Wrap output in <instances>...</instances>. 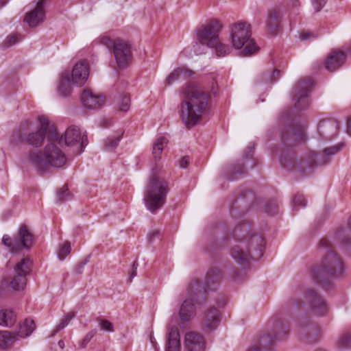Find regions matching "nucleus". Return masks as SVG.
<instances>
[{
    "label": "nucleus",
    "instance_id": "nucleus-1",
    "mask_svg": "<svg viewBox=\"0 0 351 351\" xmlns=\"http://www.w3.org/2000/svg\"><path fill=\"white\" fill-rule=\"evenodd\" d=\"M280 121L282 127L280 130L282 147L278 150L279 162L282 168L291 171L298 178L311 175L315 168L329 162L330 157L340 152L343 146L339 143L324 149L322 153L311 151L297 158L293 147L304 141L306 125L300 123L290 110L283 113Z\"/></svg>",
    "mask_w": 351,
    "mask_h": 351
},
{
    "label": "nucleus",
    "instance_id": "nucleus-2",
    "mask_svg": "<svg viewBox=\"0 0 351 351\" xmlns=\"http://www.w3.org/2000/svg\"><path fill=\"white\" fill-rule=\"evenodd\" d=\"M231 237L234 243H230V256L242 267L247 266L251 260L257 261L263 256L265 239L252 230L248 221H239L232 230Z\"/></svg>",
    "mask_w": 351,
    "mask_h": 351
},
{
    "label": "nucleus",
    "instance_id": "nucleus-3",
    "mask_svg": "<svg viewBox=\"0 0 351 351\" xmlns=\"http://www.w3.org/2000/svg\"><path fill=\"white\" fill-rule=\"evenodd\" d=\"M62 136L59 137L57 131L51 130L47 143L42 151H30L27 160L36 170L44 173L49 171L50 167L60 168L66 163L67 158L62 151Z\"/></svg>",
    "mask_w": 351,
    "mask_h": 351
},
{
    "label": "nucleus",
    "instance_id": "nucleus-4",
    "mask_svg": "<svg viewBox=\"0 0 351 351\" xmlns=\"http://www.w3.org/2000/svg\"><path fill=\"white\" fill-rule=\"evenodd\" d=\"M208 94L199 86L189 84L183 90L180 114L184 125L190 129L200 123L208 106Z\"/></svg>",
    "mask_w": 351,
    "mask_h": 351
},
{
    "label": "nucleus",
    "instance_id": "nucleus-5",
    "mask_svg": "<svg viewBox=\"0 0 351 351\" xmlns=\"http://www.w3.org/2000/svg\"><path fill=\"white\" fill-rule=\"evenodd\" d=\"M319 247L324 256L320 264L314 267L313 278L317 283L326 287L330 285L331 279L343 275L345 268L342 259L330 248V242L327 239L320 241Z\"/></svg>",
    "mask_w": 351,
    "mask_h": 351
},
{
    "label": "nucleus",
    "instance_id": "nucleus-6",
    "mask_svg": "<svg viewBox=\"0 0 351 351\" xmlns=\"http://www.w3.org/2000/svg\"><path fill=\"white\" fill-rule=\"evenodd\" d=\"M169 191V182L161 176L158 167L153 168L144 191L143 199L147 208L156 213L165 204Z\"/></svg>",
    "mask_w": 351,
    "mask_h": 351
},
{
    "label": "nucleus",
    "instance_id": "nucleus-7",
    "mask_svg": "<svg viewBox=\"0 0 351 351\" xmlns=\"http://www.w3.org/2000/svg\"><path fill=\"white\" fill-rule=\"evenodd\" d=\"M188 294L189 298L182 302L179 311L180 318L183 322H189L195 315V302L201 304L206 299L205 287L197 279L190 282Z\"/></svg>",
    "mask_w": 351,
    "mask_h": 351
},
{
    "label": "nucleus",
    "instance_id": "nucleus-8",
    "mask_svg": "<svg viewBox=\"0 0 351 351\" xmlns=\"http://www.w3.org/2000/svg\"><path fill=\"white\" fill-rule=\"evenodd\" d=\"M230 32L232 45L236 49L244 47L241 51V56H250L258 49L254 40L251 38L250 24L243 21L237 22L232 25Z\"/></svg>",
    "mask_w": 351,
    "mask_h": 351
},
{
    "label": "nucleus",
    "instance_id": "nucleus-9",
    "mask_svg": "<svg viewBox=\"0 0 351 351\" xmlns=\"http://www.w3.org/2000/svg\"><path fill=\"white\" fill-rule=\"evenodd\" d=\"M268 326L271 331L263 334L258 341L257 348L260 350H271L276 345V341L282 340L289 332V326L287 322L281 318L275 317L270 320Z\"/></svg>",
    "mask_w": 351,
    "mask_h": 351
},
{
    "label": "nucleus",
    "instance_id": "nucleus-10",
    "mask_svg": "<svg viewBox=\"0 0 351 351\" xmlns=\"http://www.w3.org/2000/svg\"><path fill=\"white\" fill-rule=\"evenodd\" d=\"M33 241V234L25 225L19 228L17 234L13 239L6 234L2 238L3 243L10 249L12 253H18L22 249H30Z\"/></svg>",
    "mask_w": 351,
    "mask_h": 351
},
{
    "label": "nucleus",
    "instance_id": "nucleus-11",
    "mask_svg": "<svg viewBox=\"0 0 351 351\" xmlns=\"http://www.w3.org/2000/svg\"><path fill=\"white\" fill-rule=\"evenodd\" d=\"M222 25L217 19H211L195 30L196 40L206 43L208 47H213L219 43V34Z\"/></svg>",
    "mask_w": 351,
    "mask_h": 351
},
{
    "label": "nucleus",
    "instance_id": "nucleus-12",
    "mask_svg": "<svg viewBox=\"0 0 351 351\" xmlns=\"http://www.w3.org/2000/svg\"><path fill=\"white\" fill-rule=\"evenodd\" d=\"M40 125L35 130H33V125L31 123V130L27 132L26 143L36 147H40L43 141L47 138L48 143V136L51 130L56 131L55 127L49 124L48 119L42 115L38 117Z\"/></svg>",
    "mask_w": 351,
    "mask_h": 351
},
{
    "label": "nucleus",
    "instance_id": "nucleus-13",
    "mask_svg": "<svg viewBox=\"0 0 351 351\" xmlns=\"http://www.w3.org/2000/svg\"><path fill=\"white\" fill-rule=\"evenodd\" d=\"M32 261L29 258H24L18 262L10 278V285L15 291L23 290L27 284V276L31 273Z\"/></svg>",
    "mask_w": 351,
    "mask_h": 351
},
{
    "label": "nucleus",
    "instance_id": "nucleus-14",
    "mask_svg": "<svg viewBox=\"0 0 351 351\" xmlns=\"http://www.w3.org/2000/svg\"><path fill=\"white\" fill-rule=\"evenodd\" d=\"M313 80L306 78L300 80L295 85L293 100L295 101V109L302 110L307 108L310 104L308 95L313 88Z\"/></svg>",
    "mask_w": 351,
    "mask_h": 351
},
{
    "label": "nucleus",
    "instance_id": "nucleus-15",
    "mask_svg": "<svg viewBox=\"0 0 351 351\" xmlns=\"http://www.w3.org/2000/svg\"><path fill=\"white\" fill-rule=\"evenodd\" d=\"M304 299L308 303L310 311L317 316H325L329 311L326 301L315 290L307 289L304 293Z\"/></svg>",
    "mask_w": 351,
    "mask_h": 351
},
{
    "label": "nucleus",
    "instance_id": "nucleus-16",
    "mask_svg": "<svg viewBox=\"0 0 351 351\" xmlns=\"http://www.w3.org/2000/svg\"><path fill=\"white\" fill-rule=\"evenodd\" d=\"M252 149H250L247 155L242 160L229 167L227 169V178L229 180H238L246 174L247 167L252 169L254 167L252 161Z\"/></svg>",
    "mask_w": 351,
    "mask_h": 351
},
{
    "label": "nucleus",
    "instance_id": "nucleus-17",
    "mask_svg": "<svg viewBox=\"0 0 351 351\" xmlns=\"http://www.w3.org/2000/svg\"><path fill=\"white\" fill-rule=\"evenodd\" d=\"M112 51L118 66L126 67L132 58L130 45L123 40L116 39L113 42Z\"/></svg>",
    "mask_w": 351,
    "mask_h": 351
},
{
    "label": "nucleus",
    "instance_id": "nucleus-18",
    "mask_svg": "<svg viewBox=\"0 0 351 351\" xmlns=\"http://www.w3.org/2000/svg\"><path fill=\"white\" fill-rule=\"evenodd\" d=\"M62 136V145L66 146H73L75 145H80L79 153L84 151V147L88 144L86 136L81 135L80 128L76 126H71L66 129L64 135H59V137Z\"/></svg>",
    "mask_w": 351,
    "mask_h": 351
},
{
    "label": "nucleus",
    "instance_id": "nucleus-19",
    "mask_svg": "<svg viewBox=\"0 0 351 351\" xmlns=\"http://www.w3.org/2000/svg\"><path fill=\"white\" fill-rule=\"evenodd\" d=\"M298 332L301 339L306 343L316 342L320 335L319 326L311 322L299 323Z\"/></svg>",
    "mask_w": 351,
    "mask_h": 351
},
{
    "label": "nucleus",
    "instance_id": "nucleus-20",
    "mask_svg": "<svg viewBox=\"0 0 351 351\" xmlns=\"http://www.w3.org/2000/svg\"><path fill=\"white\" fill-rule=\"evenodd\" d=\"M45 4L46 0H38L35 3L34 8L26 13L24 21L30 27H35L44 21L45 17Z\"/></svg>",
    "mask_w": 351,
    "mask_h": 351
},
{
    "label": "nucleus",
    "instance_id": "nucleus-21",
    "mask_svg": "<svg viewBox=\"0 0 351 351\" xmlns=\"http://www.w3.org/2000/svg\"><path fill=\"white\" fill-rule=\"evenodd\" d=\"M253 194L247 191L243 195L237 197L230 206V213L232 217H237V214H243L248 210L250 202L253 199Z\"/></svg>",
    "mask_w": 351,
    "mask_h": 351
},
{
    "label": "nucleus",
    "instance_id": "nucleus-22",
    "mask_svg": "<svg viewBox=\"0 0 351 351\" xmlns=\"http://www.w3.org/2000/svg\"><path fill=\"white\" fill-rule=\"evenodd\" d=\"M184 347L186 351H204L206 341L203 336L197 332H188L184 337Z\"/></svg>",
    "mask_w": 351,
    "mask_h": 351
},
{
    "label": "nucleus",
    "instance_id": "nucleus-23",
    "mask_svg": "<svg viewBox=\"0 0 351 351\" xmlns=\"http://www.w3.org/2000/svg\"><path fill=\"white\" fill-rule=\"evenodd\" d=\"M339 128V123L337 120L327 119L319 122L317 130L322 137L330 139L337 134Z\"/></svg>",
    "mask_w": 351,
    "mask_h": 351
},
{
    "label": "nucleus",
    "instance_id": "nucleus-24",
    "mask_svg": "<svg viewBox=\"0 0 351 351\" xmlns=\"http://www.w3.org/2000/svg\"><path fill=\"white\" fill-rule=\"evenodd\" d=\"M81 101L86 108L95 110L103 106L105 98L102 95L95 94L90 90H84L81 95Z\"/></svg>",
    "mask_w": 351,
    "mask_h": 351
},
{
    "label": "nucleus",
    "instance_id": "nucleus-25",
    "mask_svg": "<svg viewBox=\"0 0 351 351\" xmlns=\"http://www.w3.org/2000/svg\"><path fill=\"white\" fill-rule=\"evenodd\" d=\"M89 75L88 64L86 60L77 63L71 73V80L73 84L77 86L83 85Z\"/></svg>",
    "mask_w": 351,
    "mask_h": 351
},
{
    "label": "nucleus",
    "instance_id": "nucleus-26",
    "mask_svg": "<svg viewBox=\"0 0 351 351\" xmlns=\"http://www.w3.org/2000/svg\"><path fill=\"white\" fill-rule=\"evenodd\" d=\"M346 60V55L344 52L334 50L329 53L324 63L326 70L333 72L340 68Z\"/></svg>",
    "mask_w": 351,
    "mask_h": 351
},
{
    "label": "nucleus",
    "instance_id": "nucleus-27",
    "mask_svg": "<svg viewBox=\"0 0 351 351\" xmlns=\"http://www.w3.org/2000/svg\"><path fill=\"white\" fill-rule=\"evenodd\" d=\"M282 18L281 11L279 8H275L269 10L266 20L267 32L270 34H276L280 25Z\"/></svg>",
    "mask_w": 351,
    "mask_h": 351
},
{
    "label": "nucleus",
    "instance_id": "nucleus-28",
    "mask_svg": "<svg viewBox=\"0 0 351 351\" xmlns=\"http://www.w3.org/2000/svg\"><path fill=\"white\" fill-rule=\"evenodd\" d=\"M29 130H31V122L27 121L12 132L10 136V143L17 145L26 143L27 134Z\"/></svg>",
    "mask_w": 351,
    "mask_h": 351
},
{
    "label": "nucleus",
    "instance_id": "nucleus-29",
    "mask_svg": "<svg viewBox=\"0 0 351 351\" xmlns=\"http://www.w3.org/2000/svg\"><path fill=\"white\" fill-rule=\"evenodd\" d=\"M221 320L219 311L215 308H209L203 317V323L205 327L213 330L217 328Z\"/></svg>",
    "mask_w": 351,
    "mask_h": 351
},
{
    "label": "nucleus",
    "instance_id": "nucleus-30",
    "mask_svg": "<svg viewBox=\"0 0 351 351\" xmlns=\"http://www.w3.org/2000/svg\"><path fill=\"white\" fill-rule=\"evenodd\" d=\"M165 351H180V334L176 327H172L169 329Z\"/></svg>",
    "mask_w": 351,
    "mask_h": 351
},
{
    "label": "nucleus",
    "instance_id": "nucleus-31",
    "mask_svg": "<svg viewBox=\"0 0 351 351\" xmlns=\"http://www.w3.org/2000/svg\"><path fill=\"white\" fill-rule=\"evenodd\" d=\"M71 75L69 71H64L61 75V78L58 87V94L63 97L70 95L71 93Z\"/></svg>",
    "mask_w": 351,
    "mask_h": 351
},
{
    "label": "nucleus",
    "instance_id": "nucleus-32",
    "mask_svg": "<svg viewBox=\"0 0 351 351\" xmlns=\"http://www.w3.org/2000/svg\"><path fill=\"white\" fill-rule=\"evenodd\" d=\"M36 328L34 322L32 319H26L22 324L19 325V328L15 336L16 341L19 338H25L32 333Z\"/></svg>",
    "mask_w": 351,
    "mask_h": 351
},
{
    "label": "nucleus",
    "instance_id": "nucleus-33",
    "mask_svg": "<svg viewBox=\"0 0 351 351\" xmlns=\"http://www.w3.org/2000/svg\"><path fill=\"white\" fill-rule=\"evenodd\" d=\"M16 321V316L12 310L4 309L0 311V325L5 327H12Z\"/></svg>",
    "mask_w": 351,
    "mask_h": 351
},
{
    "label": "nucleus",
    "instance_id": "nucleus-34",
    "mask_svg": "<svg viewBox=\"0 0 351 351\" xmlns=\"http://www.w3.org/2000/svg\"><path fill=\"white\" fill-rule=\"evenodd\" d=\"M221 279V274L217 268L208 270L205 278V283L208 289H212V285L218 283Z\"/></svg>",
    "mask_w": 351,
    "mask_h": 351
},
{
    "label": "nucleus",
    "instance_id": "nucleus-35",
    "mask_svg": "<svg viewBox=\"0 0 351 351\" xmlns=\"http://www.w3.org/2000/svg\"><path fill=\"white\" fill-rule=\"evenodd\" d=\"M15 333L7 330H0V348L5 349L16 341Z\"/></svg>",
    "mask_w": 351,
    "mask_h": 351
},
{
    "label": "nucleus",
    "instance_id": "nucleus-36",
    "mask_svg": "<svg viewBox=\"0 0 351 351\" xmlns=\"http://www.w3.org/2000/svg\"><path fill=\"white\" fill-rule=\"evenodd\" d=\"M167 143L165 137L160 136L157 138L156 141L153 145L152 154L155 159H160V154L163 150L165 145Z\"/></svg>",
    "mask_w": 351,
    "mask_h": 351
},
{
    "label": "nucleus",
    "instance_id": "nucleus-37",
    "mask_svg": "<svg viewBox=\"0 0 351 351\" xmlns=\"http://www.w3.org/2000/svg\"><path fill=\"white\" fill-rule=\"evenodd\" d=\"M123 132L117 136H110L108 137L104 143V147L106 150H112L116 148L122 138Z\"/></svg>",
    "mask_w": 351,
    "mask_h": 351
},
{
    "label": "nucleus",
    "instance_id": "nucleus-38",
    "mask_svg": "<svg viewBox=\"0 0 351 351\" xmlns=\"http://www.w3.org/2000/svg\"><path fill=\"white\" fill-rule=\"evenodd\" d=\"M338 347L341 348H348L351 347V332H343L337 341Z\"/></svg>",
    "mask_w": 351,
    "mask_h": 351
},
{
    "label": "nucleus",
    "instance_id": "nucleus-39",
    "mask_svg": "<svg viewBox=\"0 0 351 351\" xmlns=\"http://www.w3.org/2000/svg\"><path fill=\"white\" fill-rule=\"evenodd\" d=\"M117 105L119 110L127 112L130 107V96L127 94L120 96L117 100Z\"/></svg>",
    "mask_w": 351,
    "mask_h": 351
},
{
    "label": "nucleus",
    "instance_id": "nucleus-40",
    "mask_svg": "<svg viewBox=\"0 0 351 351\" xmlns=\"http://www.w3.org/2000/svg\"><path fill=\"white\" fill-rule=\"evenodd\" d=\"M71 197V194L69 191L68 187L64 186L58 191L56 200L59 203H62L65 201L70 200Z\"/></svg>",
    "mask_w": 351,
    "mask_h": 351
},
{
    "label": "nucleus",
    "instance_id": "nucleus-41",
    "mask_svg": "<svg viewBox=\"0 0 351 351\" xmlns=\"http://www.w3.org/2000/svg\"><path fill=\"white\" fill-rule=\"evenodd\" d=\"M213 48H215L216 55L218 57L225 56L229 54L232 50L230 46L222 44L219 40L215 46H213Z\"/></svg>",
    "mask_w": 351,
    "mask_h": 351
},
{
    "label": "nucleus",
    "instance_id": "nucleus-42",
    "mask_svg": "<svg viewBox=\"0 0 351 351\" xmlns=\"http://www.w3.org/2000/svg\"><path fill=\"white\" fill-rule=\"evenodd\" d=\"M23 38L22 36L19 33H14L7 36L3 42L5 47H10L18 43Z\"/></svg>",
    "mask_w": 351,
    "mask_h": 351
},
{
    "label": "nucleus",
    "instance_id": "nucleus-43",
    "mask_svg": "<svg viewBox=\"0 0 351 351\" xmlns=\"http://www.w3.org/2000/svg\"><path fill=\"white\" fill-rule=\"evenodd\" d=\"M96 321L98 323L100 329L106 332H113L114 331V325L110 321L101 317H97L96 318Z\"/></svg>",
    "mask_w": 351,
    "mask_h": 351
},
{
    "label": "nucleus",
    "instance_id": "nucleus-44",
    "mask_svg": "<svg viewBox=\"0 0 351 351\" xmlns=\"http://www.w3.org/2000/svg\"><path fill=\"white\" fill-rule=\"evenodd\" d=\"M75 317L74 313H68L65 317L61 320L60 324L57 326L56 328L55 329L53 332V335L56 333H58L59 331L64 328L70 322V321Z\"/></svg>",
    "mask_w": 351,
    "mask_h": 351
},
{
    "label": "nucleus",
    "instance_id": "nucleus-45",
    "mask_svg": "<svg viewBox=\"0 0 351 351\" xmlns=\"http://www.w3.org/2000/svg\"><path fill=\"white\" fill-rule=\"evenodd\" d=\"M265 213L269 215H275L278 213V206L276 200L271 199L268 201L265 204Z\"/></svg>",
    "mask_w": 351,
    "mask_h": 351
},
{
    "label": "nucleus",
    "instance_id": "nucleus-46",
    "mask_svg": "<svg viewBox=\"0 0 351 351\" xmlns=\"http://www.w3.org/2000/svg\"><path fill=\"white\" fill-rule=\"evenodd\" d=\"M208 45L206 43L197 40L193 46V49L196 55H202L206 53Z\"/></svg>",
    "mask_w": 351,
    "mask_h": 351
},
{
    "label": "nucleus",
    "instance_id": "nucleus-47",
    "mask_svg": "<svg viewBox=\"0 0 351 351\" xmlns=\"http://www.w3.org/2000/svg\"><path fill=\"white\" fill-rule=\"evenodd\" d=\"M71 252V245L69 241H66L64 244L60 247L59 251L58 252V256L60 260H64L65 257L70 253Z\"/></svg>",
    "mask_w": 351,
    "mask_h": 351
},
{
    "label": "nucleus",
    "instance_id": "nucleus-48",
    "mask_svg": "<svg viewBox=\"0 0 351 351\" xmlns=\"http://www.w3.org/2000/svg\"><path fill=\"white\" fill-rule=\"evenodd\" d=\"M178 75L180 79L186 80L194 75V72L192 70L189 69L186 67L182 66L178 67Z\"/></svg>",
    "mask_w": 351,
    "mask_h": 351
},
{
    "label": "nucleus",
    "instance_id": "nucleus-49",
    "mask_svg": "<svg viewBox=\"0 0 351 351\" xmlns=\"http://www.w3.org/2000/svg\"><path fill=\"white\" fill-rule=\"evenodd\" d=\"M293 203L294 208L304 207L306 204V199L301 194H297L294 196Z\"/></svg>",
    "mask_w": 351,
    "mask_h": 351
},
{
    "label": "nucleus",
    "instance_id": "nucleus-50",
    "mask_svg": "<svg viewBox=\"0 0 351 351\" xmlns=\"http://www.w3.org/2000/svg\"><path fill=\"white\" fill-rule=\"evenodd\" d=\"M178 71L176 68L169 75L165 82L167 85H171L174 82L180 79Z\"/></svg>",
    "mask_w": 351,
    "mask_h": 351
},
{
    "label": "nucleus",
    "instance_id": "nucleus-51",
    "mask_svg": "<svg viewBox=\"0 0 351 351\" xmlns=\"http://www.w3.org/2000/svg\"><path fill=\"white\" fill-rule=\"evenodd\" d=\"M342 243L345 245H348L351 244V217L348 222V233L346 236H344L342 239Z\"/></svg>",
    "mask_w": 351,
    "mask_h": 351
},
{
    "label": "nucleus",
    "instance_id": "nucleus-52",
    "mask_svg": "<svg viewBox=\"0 0 351 351\" xmlns=\"http://www.w3.org/2000/svg\"><path fill=\"white\" fill-rule=\"evenodd\" d=\"M95 332L94 330H91L88 332L84 339L82 341L81 346L82 348H85L88 342L92 339V338L95 336Z\"/></svg>",
    "mask_w": 351,
    "mask_h": 351
},
{
    "label": "nucleus",
    "instance_id": "nucleus-53",
    "mask_svg": "<svg viewBox=\"0 0 351 351\" xmlns=\"http://www.w3.org/2000/svg\"><path fill=\"white\" fill-rule=\"evenodd\" d=\"M326 0H313V5L315 11L319 12L325 5Z\"/></svg>",
    "mask_w": 351,
    "mask_h": 351
},
{
    "label": "nucleus",
    "instance_id": "nucleus-54",
    "mask_svg": "<svg viewBox=\"0 0 351 351\" xmlns=\"http://www.w3.org/2000/svg\"><path fill=\"white\" fill-rule=\"evenodd\" d=\"M316 36L313 33L310 32H302L300 34V38L302 40H307L308 39L314 38Z\"/></svg>",
    "mask_w": 351,
    "mask_h": 351
},
{
    "label": "nucleus",
    "instance_id": "nucleus-55",
    "mask_svg": "<svg viewBox=\"0 0 351 351\" xmlns=\"http://www.w3.org/2000/svg\"><path fill=\"white\" fill-rule=\"evenodd\" d=\"M280 70L276 69L274 70L273 73L269 75V80L270 82L273 83L276 82L280 77Z\"/></svg>",
    "mask_w": 351,
    "mask_h": 351
},
{
    "label": "nucleus",
    "instance_id": "nucleus-56",
    "mask_svg": "<svg viewBox=\"0 0 351 351\" xmlns=\"http://www.w3.org/2000/svg\"><path fill=\"white\" fill-rule=\"evenodd\" d=\"M189 164V156H183L179 160V166L180 168H186L188 165Z\"/></svg>",
    "mask_w": 351,
    "mask_h": 351
},
{
    "label": "nucleus",
    "instance_id": "nucleus-57",
    "mask_svg": "<svg viewBox=\"0 0 351 351\" xmlns=\"http://www.w3.org/2000/svg\"><path fill=\"white\" fill-rule=\"evenodd\" d=\"M138 263L136 261H134V263H133V265H132V271L130 273V281L131 282L132 281V279L135 277L137 274V267H138Z\"/></svg>",
    "mask_w": 351,
    "mask_h": 351
},
{
    "label": "nucleus",
    "instance_id": "nucleus-58",
    "mask_svg": "<svg viewBox=\"0 0 351 351\" xmlns=\"http://www.w3.org/2000/svg\"><path fill=\"white\" fill-rule=\"evenodd\" d=\"M289 308H299L301 305V303L300 301H298V300L296 299H291L290 301H289Z\"/></svg>",
    "mask_w": 351,
    "mask_h": 351
},
{
    "label": "nucleus",
    "instance_id": "nucleus-59",
    "mask_svg": "<svg viewBox=\"0 0 351 351\" xmlns=\"http://www.w3.org/2000/svg\"><path fill=\"white\" fill-rule=\"evenodd\" d=\"M113 42L114 40L108 37H104L101 39V43L108 47H112L113 48Z\"/></svg>",
    "mask_w": 351,
    "mask_h": 351
},
{
    "label": "nucleus",
    "instance_id": "nucleus-60",
    "mask_svg": "<svg viewBox=\"0 0 351 351\" xmlns=\"http://www.w3.org/2000/svg\"><path fill=\"white\" fill-rule=\"evenodd\" d=\"M239 274H240V271H238V270H234L232 271V273L230 274L232 278L234 279V280H239Z\"/></svg>",
    "mask_w": 351,
    "mask_h": 351
},
{
    "label": "nucleus",
    "instance_id": "nucleus-61",
    "mask_svg": "<svg viewBox=\"0 0 351 351\" xmlns=\"http://www.w3.org/2000/svg\"><path fill=\"white\" fill-rule=\"evenodd\" d=\"M346 131L348 134L351 135V117L348 119Z\"/></svg>",
    "mask_w": 351,
    "mask_h": 351
},
{
    "label": "nucleus",
    "instance_id": "nucleus-62",
    "mask_svg": "<svg viewBox=\"0 0 351 351\" xmlns=\"http://www.w3.org/2000/svg\"><path fill=\"white\" fill-rule=\"evenodd\" d=\"M159 232L158 231H154L152 233L149 234V239L152 241L154 237H157L158 235Z\"/></svg>",
    "mask_w": 351,
    "mask_h": 351
},
{
    "label": "nucleus",
    "instance_id": "nucleus-63",
    "mask_svg": "<svg viewBox=\"0 0 351 351\" xmlns=\"http://www.w3.org/2000/svg\"><path fill=\"white\" fill-rule=\"evenodd\" d=\"M8 3V0H0V8L3 7Z\"/></svg>",
    "mask_w": 351,
    "mask_h": 351
},
{
    "label": "nucleus",
    "instance_id": "nucleus-64",
    "mask_svg": "<svg viewBox=\"0 0 351 351\" xmlns=\"http://www.w3.org/2000/svg\"><path fill=\"white\" fill-rule=\"evenodd\" d=\"M247 351H261L260 348H257L256 346L252 347L250 348Z\"/></svg>",
    "mask_w": 351,
    "mask_h": 351
}]
</instances>
